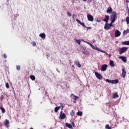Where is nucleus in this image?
I'll list each match as a JSON object with an SVG mask.
<instances>
[{"mask_svg": "<svg viewBox=\"0 0 129 129\" xmlns=\"http://www.w3.org/2000/svg\"><path fill=\"white\" fill-rule=\"evenodd\" d=\"M39 37L42 38V39H45V38H46V34H45L44 33H41L39 34Z\"/></svg>", "mask_w": 129, "mask_h": 129, "instance_id": "20", "label": "nucleus"}, {"mask_svg": "<svg viewBox=\"0 0 129 129\" xmlns=\"http://www.w3.org/2000/svg\"><path fill=\"white\" fill-rule=\"evenodd\" d=\"M4 95H1V100H3V99H4Z\"/></svg>", "mask_w": 129, "mask_h": 129, "instance_id": "40", "label": "nucleus"}, {"mask_svg": "<svg viewBox=\"0 0 129 129\" xmlns=\"http://www.w3.org/2000/svg\"><path fill=\"white\" fill-rule=\"evenodd\" d=\"M0 109L2 110L3 113H5V112H6V109H5V108L0 107Z\"/></svg>", "mask_w": 129, "mask_h": 129, "instance_id": "27", "label": "nucleus"}, {"mask_svg": "<svg viewBox=\"0 0 129 129\" xmlns=\"http://www.w3.org/2000/svg\"><path fill=\"white\" fill-rule=\"evenodd\" d=\"M109 64L111 67H114V63H113V61L112 60H110Z\"/></svg>", "mask_w": 129, "mask_h": 129, "instance_id": "22", "label": "nucleus"}, {"mask_svg": "<svg viewBox=\"0 0 129 129\" xmlns=\"http://www.w3.org/2000/svg\"><path fill=\"white\" fill-rule=\"evenodd\" d=\"M127 33H129V29H127L126 31L124 30L123 32V34H127Z\"/></svg>", "mask_w": 129, "mask_h": 129, "instance_id": "35", "label": "nucleus"}, {"mask_svg": "<svg viewBox=\"0 0 129 129\" xmlns=\"http://www.w3.org/2000/svg\"><path fill=\"white\" fill-rule=\"evenodd\" d=\"M74 17H75V15H73V19H74Z\"/></svg>", "mask_w": 129, "mask_h": 129, "instance_id": "45", "label": "nucleus"}, {"mask_svg": "<svg viewBox=\"0 0 129 129\" xmlns=\"http://www.w3.org/2000/svg\"><path fill=\"white\" fill-rule=\"evenodd\" d=\"M126 22L127 25H128V24H129V14H128V16L126 18Z\"/></svg>", "mask_w": 129, "mask_h": 129, "instance_id": "29", "label": "nucleus"}, {"mask_svg": "<svg viewBox=\"0 0 129 129\" xmlns=\"http://www.w3.org/2000/svg\"><path fill=\"white\" fill-rule=\"evenodd\" d=\"M67 15H68V16H69V17H71V16H72L71 13H70V12H68Z\"/></svg>", "mask_w": 129, "mask_h": 129, "instance_id": "38", "label": "nucleus"}, {"mask_svg": "<svg viewBox=\"0 0 129 129\" xmlns=\"http://www.w3.org/2000/svg\"><path fill=\"white\" fill-rule=\"evenodd\" d=\"M95 75L96 77H97V79H99L100 80H101V79H102V76L101 75V74L95 72Z\"/></svg>", "mask_w": 129, "mask_h": 129, "instance_id": "9", "label": "nucleus"}, {"mask_svg": "<svg viewBox=\"0 0 129 129\" xmlns=\"http://www.w3.org/2000/svg\"><path fill=\"white\" fill-rule=\"evenodd\" d=\"M119 59H121L122 61H123V62H126V57L125 56H119L118 57Z\"/></svg>", "mask_w": 129, "mask_h": 129, "instance_id": "17", "label": "nucleus"}, {"mask_svg": "<svg viewBox=\"0 0 129 129\" xmlns=\"http://www.w3.org/2000/svg\"><path fill=\"white\" fill-rule=\"evenodd\" d=\"M106 13L111 14V13H112V8L111 7H108V9L106 10Z\"/></svg>", "mask_w": 129, "mask_h": 129, "instance_id": "16", "label": "nucleus"}, {"mask_svg": "<svg viewBox=\"0 0 129 129\" xmlns=\"http://www.w3.org/2000/svg\"><path fill=\"white\" fill-rule=\"evenodd\" d=\"M127 3H128V1L126 0Z\"/></svg>", "mask_w": 129, "mask_h": 129, "instance_id": "48", "label": "nucleus"}, {"mask_svg": "<svg viewBox=\"0 0 129 129\" xmlns=\"http://www.w3.org/2000/svg\"><path fill=\"white\" fill-rule=\"evenodd\" d=\"M6 88H8V89H9V88H10V85H9L8 83H6Z\"/></svg>", "mask_w": 129, "mask_h": 129, "instance_id": "33", "label": "nucleus"}, {"mask_svg": "<svg viewBox=\"0 0 129 129\" xmlns=\"http://www.w3.org/2000/svg\"><path fill=\"white\" fill-rule=\"evenodd\" d=\"M76 41L77 43H78V45H81V40L76 39Z\"/></svg>", "mask_w": 129, "mask_h": 129, "instance_id": "31", "label": "nucleus"}, {"mask_svg": "<svg viewBox=\"0 0 129 129\" xmlns=\"http://www.w3.org/2000/svg\"><path fill=\"white\" fill-rule=\"evenodd\" d=\"M65 113L61 111L59 115V119H64L66 117Z\"/></svg>", "mask_w": 129, "mask_h": 129, "instance_id": "11", "label": "nucleus"}, {"mask_svg": "<svg viewBox=\"0 0 129 129\" xmlns=\"http://www.w3.org/2000/svg\"><path fill=\"white\" fill-rule=\"evenodd\" d=\"M104 29L105 30H109L110 29V28L109 27L108 23L107 22H106L105 26H104Z\"/></svg>", "mask_w": 129, "mask_h": 129, "instance_id": "18", "label": "nucleus"}, {"mask_svg": "<svg viewBox=\"0 0 129 129\" xmlns=\"http://www.w3.org/2000/svg\"><path fill=\"white\" fill-rule=\"evenodd\" d=\"M87 19L89 22H93L94 21V18H93V16L90 14H87Z\"/></svg>", "mask_w": 129, "mask_h": 129, "instance_id": "6", "label": "nucleus"}, {"mask_svg": "<svg viewBox=\"0 0 129 129\" xmlns=\"http://www.w3.org/2000/svg\"><path fill=\"white\" fill-rule=\"evenodd\" d=\"M59 107H61L62 109H63V108H64V107H65V105L64 104H62L60 103V106H59Z\"/></svg>", "mask_w": 129, "mask_h": 129, "instance_id": "30", "label": "nucleus"}, {"mask_svg": "<svg viewBox=\"0 0 129 129\" xmlns=\"http://www.w3.org/2000/svg\"><path fill=\"white\" fill-rule=\"evenodd\" d=\"M88 2L89 3H92V0H88Z\"/></svg>", "mask_w": 129, "mask_h": 129, "instance_id": "43", "label": "nucleus"}, {"mask_svg": "<svg viewBox=\"0 0 129 129\" xmlns=\"http://www.w3.org/2000/svg\"><path fill=\"white\" fill-rule=\"evenodd\" d=\"M126 7H127V10L128 12H129L128 5H127V4H126Z\"/></svg>", "mask_w": 129, "mask_h": 129, "instance_id": "42", "label": "nucleus"}, {"mask_svg": "<svg viewBox=\"0 0 129 129\" xmlns=\"http://www.w3.org/2000/svg\"><path fill=\"white\" fill-rule=\"evenodd\" d=\"M65 125L66 126H67V127H69V128H71V129L73 128L72 125L70 123H66Z\"/></svg>", "mask_w": 129, "mask_h": 129, "instance_id": "19", "label": "nucleus"}, {"mask_svg": "<svg viewBox=\"0 0 129 129\" xmlns=\"http://www.w3.org/2000/svg\"><path fill=\"white\" fill-rule=\"evenodd\" d=\"M127 49H128V48L126 47L120 48L118 50L119 55H121V54H123V53L126 52Z\"/></svg>", "mask_w": 129, "mask_h": 129, "instance_id": "3", "label": "nucleus"}, {"mask_svg": "<svg viewBox=\"0 0 129 129\" xmlns=\"http://www.w3.org/2000/svg\"><path fill=\"white\" fill-rule=\"evenodd\" d=\"M70 115H71V116H74V115H75V112L74 110H72V111L70 113Z\"/></svg>", "mask_w": 129, "mask_h": 129, "instance_id": "28", "label": "nucleus"}, {"mask_svg": "<svg viewBox=\"0 0 129 129\" xmlns=\"http://www.w3.org/2000/svg\"><path fill=\"white\" fill-rule=\"evenodd\" d=\"M126 75V71H125V68L122 69V74L121 76L123 78H125Z\"/></svg>", "mask_w": 129, "mask_h": 129, "instance_id": "10", "label": "nucleus"}, {"mask_svg": "<svg viewBox=\"0 0 129 129\" xmlns=\"http://www.w3.org/2000/svg\"><path fill=\"white\" fill-rule=\"evenodd\" d=\"M105 128H106V129H111V127L109 126V124H106L105 125Z\"/></svg>", "mask_w": 129, "mask_h": 129, "instance_id": "32", "label": "nucleus"}, {"mask_svg": "<svg viewBox=\"0 0 129 129\" xmlns=\"http://www.w3.org/2000/svg\"><path fill=\"white\" fill-rule=\"evenodd\" d=\"M107 67H108V66H107V64H103L101 67V71H102V72L106 71Z\"/></svg>", "mask_w": 129, "mask_h": 129, "instance_id": "7", "label": "nucleus"}, {"mask_svg": "<svg viewBox=\"0 0 129 129\" xmlns=\"http://www.w3.org/2000/svg\"><path fill=\"white\" fill-rule=\"evenodd\" d=\"M30 129H33V128H30Z\"/></svg>", "mask_w": 129, "mask_h": 129, "instance_id": "50", "label": "nucleus"}, {"mask_svg": "<svg viewBox=\"0 0 129 129\" xmlns=\"http://www.w3.org/2000/svg\"><path fill=\"white\" fill-rule=\"evenodd\" d=\"M17 70H21V66H16Z\"/></svg>", "mask_w": 129, "mask_h": 129, "instance_id": "34", "label": "nucleus"}, {"mask_svg": "<svg viewBox=\"0 0 129 129\" xmlns=\"http://www.w3.org/2000/svg\"><path fill=\"white\" fill-rule=\"evenodd\" d=\"M32 46H33V47H35V46H37V44H36V42L33 41V42H32Z\"/></svg>", "mask_w": 129, "mask_h": 129, "instance_id": "36", "label": "nucleus"}, {"mask_svg": "<svg viewBox=\"0 0 129 129\" xmlns=\"http://www.w3.org/2000/svg\"><path fill=\"white\" fill-rule=\"evenodd\" d=\"M77 115H79V116H82L83 113L82 111H78V112H77Z\"/></svg>", "mask_w": 129, "mask_h": 129, "instance_id": "25", "label": "nucleus"}, {"mask_svg": "<svg viewBox=\"0 0 129 129\" xmlns=\"http://www.w3.org/2000/svg\"><path fill=\"white\" fill-rule=\"evenodd\" d=\"M112 24H113V23H112V21H111V22L109 24V27L110 28V27H112Z\"/></svg>", "mask_w": 129, "mask_h": 129, "instance_id": "37", "label": "nucleus"}, {"mask_svg": "<svg viewBox=\"0 0 129 129\" xmlns=\"http://www.w3.org/2000/svg\"><path fill=\"white\" fill-rule=\"evenodd\" d=\"M60 108V107H59V106L55 107L54 108L55 112H58V110H59Z\"/></svg>", "mask_w": 129, "mask_h": 129, "instance_id": "26", "label": "nucleus"}, {"mask_svg": "<svg viewBox=\"0 0 129 129\" xmlns=\"http://www.w3.org/2000/svg\"><path fill=\"white\" fill-rule=\"evenodd\" d=\"M72 67L74 68V66H73Z\"/></svg>", "mask_w": 129, "mask_h": 129, "instance_id": "49", "label": "nucleus"}, {"mask_svg": "<svg viewBox=\"0 0 129 129\" xmlns=\"http://www.w3.org/2000/svg\"><path fill=\"white\" fill-rule=\"evenodd\" d=\"M4 125L7 127H9V126H10V121H9L8 119H6L4 122Z\"/></svg>", "mask_w": 129, "mask_h": 129, "instance_id": "13", "label": "nucleus"}, {"mask_svg": "<svg viewBox=\"0 0 129 129\" xmlns=\"http://www.w3.org/2000/svg\"><path fill=\"white\" fill-rule=\"evenodd\" d=\"M86 43L89 44V45H90L91 48H92V49H94V50H97V51H99V52H101L102 53H105V51L98 48L97 46H94V45H92L91 43L89 42H86Z\"/></svg>", "mask_w": 129, "mask_h": 129, "instance_id": "1", "label": "nucleus"}, {"mask_svg": "<svg viewBox=\"0 0 129 129\" xmlns=\"http://www.w3.org/2000/svg\"><path fill=\"white\" fill-rule=\"evenodd\" d=\"M76 21L77 22V23H78V24L81 25L82 27H84V28H86L87 29V31H88V30H91L92 28L91 27H88L87 26H85L84 23L81 22L80 20L77 19Z\"/></svg>", "mask_w": 129, "mask_h": 129, "instance_id": "5", "label": "nucleus"}, {"mask_svg": "<svg viewBox=\"0 0 129 129\" xmlns=\"http://www.w3.org/2000/svg\"><path fill=\"white\" fill-rule=\"evenodd\" d=\"M76 1H78V0H76ZM83 2H86V1H87V0H83Z\"/></svg>", "mask_w": 129, "mask_h": 129, "instance_id": "46", "label": "nucleus"}, {"mask_svg": "<svg viewBox=\"0 0 129 129\" xmlns=\"http://www.w3.org/2000/svg\"><path fill=\"white\" fill-rule=\"evenodd\" d=\"M118 97V94L117 92L115 93L113 95V98H117Z\"/></svg>", "mask_w": 129, "mask_h": 129, "instance_id": "23", "label": "nucleus"}, {"mask_svg": "<svg viewBox=\"0 0 129 129\" xmlns=\"http://www.w3.org/2000/svg\"><path fill=\"white\" fill-rule=\"evenodd\" d=\"M49 129H53L52 127H50Z\"/></svg>", "mask_w": 129, "mask_h": 129, "instance_id": "47", "label": "nucleus"}, {"mask_svg": "<svg viewBox=\"0 0 129 129\" xmlns=\"http://www.w3.org/2000/svg\"><path fill=\"white\" fill-rule=\"evenodd\" d=\"M74 64H75L76 66H78L79 68H81V64H80V62H79V60H75L74 61Z\"/></svg>", "mask_w": 129, "mask_h": 129, "instance_id": "12", "label": "nucleus"}, {"mask_svg": "<svg viewBox=\"0 0 129 129\" xmlns=\"http://www.w3.org/2000/svg\"><path fill=\"white\" fill-rule=\"evenodd\" d=\"M30 78L31 79V80H33V81L36 80V77L34 75H31Z\"/></svg>", "mask_w": 129, "mask_h": 129, "instance_id": "24", "label": "nucleus"}, {"mask_svg": "<svg viewBox=\"0 0 129 129\" xmlns=\"http://www.w3.org/2000/svg\"><path fill=\"white\" fill-rule=\"evenodd\" d=\"M108 20H109V16L105 15V18L103 19L104 22L106 23H108Z\"/></svg>", "mask_w": 129, "mask_h": 129, "instance_id": "15", "label": "nucleus"}, {"mask_svg": "<svg viewBox=\"0 0 129 129\" xmlns=\"http://www.w3.org/2000/svg\"><path fill=\"white\" fill-rule=\"evenodd\" d=\"M116 18V13L115 12H113L110 16V20L112 23H114L115 22V18Z\"/></svg>", "mask_w": 129, "mask_h": 129, "instance_id": "2", "label": "nucleus"}, {"mask_svg": "<svg viewBox=\"0 0 129 129\" xmlns=\"http://www.w3.org/2000/svg\"><path fill=\"white\" fill-rule=\"evenodd\" d=\"M96 22H98V23H100V20H97Z\"/></svg>", "mask_w": 129, "mask_h": 129, "instance_id": "44", "label": "nucleus"}, {"mask_svg": "<svg viewBox=\"0 0 129 129\" xmlns=\"http://www.w3.org/2000/svg\"><path fill=\"white\" fill-rule=\"evenodd\" d=\"M122 45H129V40L128 41H123L122 42Z\"/></svg>", "mask_w": 129, "mask_h": 129, "instance_id": "21", "label": "nucleus"}, {"mask_svg": "<svg viewBox=\"0 0 129 129\" xmlns=\"http://www.w3.org/2000/svg\"><path fill=\"white\" fill-rule=\"evenodd\" d=\"M72 124L74 127H75V123H74V122H72Z\"/></svg>", "mask_w": 129, "mask_h": 129, "instance_id": "41", "label": "nucleus"}, {"mask_svg": "<svg viewBox=\"0 0 129 129\" xmlns=\"http://www.w3.org/2000/svg\"><path fill=\"white\" fill-rule=\"evenodd\" d=\"M120 32L118 30H116L115 31V37H119V36H120Z\"/></svg>", "mask_w": 129, "mask_h": 129, "instance_id": "14", "label": "nucleus"}, {"mask_svg": "<svg viewBox=\"0 0 129 129\" xmlns=\"http://www.w3.org/2000/svg\"><path fill=\"white\" fill-rule=\"evenodd\" d=\"M3 56H4V57L5 59L7 58V54H6L5 53H4V55H3Z\"/></svg>", "mask_w": 129, "mask_h": 129, "instance_id": "39", "label": "nucleus"}, {"mask_svg": "<svg viewBox=\"0 0 129 129\" xmlns=\"http://www.w3.org/2000/svg\"><path fill=\"white\" fill-rule=\"evenodd\" d=\"M106 82H108V83H112V84H117V83H118V80H109L108 79H107L105 80Z\"/></svg>", "mask_w": 129, "mask_h": 129, "instance_id": "4", "label": "nucleus"}, {"mask_svg": "<svg viewBox=\"0 0 129 129\" xmlns=\"http://www.w3.org/2000/svg\"><path fill=\"white\" fill-rule=\"evenodd\" d=\"M70 97H72L73 99H74V103H76V100H77V99L78 98V97L75 95L73 94H72L70 96Z\"/></svg>", "mask_w": 129, "mask_h": 129, "instance_id": "8", "label": "nucleus"}]
</instances>
